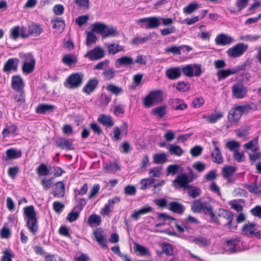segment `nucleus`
<instances>
[{
	"label": "nucleus",
	"instance_id": "1",
	"mask_svg": "<svg viewBox=\"0 0 261 261\" xmlns=\"http://www.w3.org/2000/svg\"><path fill=\"white\" fill-rule=\"evenodd\" d=\"M23 214L27 217L25 220L27 227L33 234H35L38 230L39 226L34 206L33 205L25 206L23 209Z\"/></svg>",
	"mask_w": 261,
	"mask_h": 261
},
{
	"label": "nucleus",
	"instance_id": "2",
	"mask_svg": "<svg viewBox=\"0 0 261 261\" xmlns=\"http://www.w3.org/2000/svg\"><path fill=\"white\" fill-rule=\"evenodd\" d=\"M164 100L163 91L156 90L150 91L143 100L144 107L149 108L153 105L161 103Z\"/></svg>",
	"mask_w": 261,
	"mask_h": 261
},
{
	"label": "nucleus",
	"instance_id": "3",
	"mask_svg": "<svg viewBox=\"0 0 261 261\" xmlns=\"http://www.w3.org/2000/svg\"><path fill=\"white\" fill-rule=\"evenodd\" d=\"M93 31L100 34L102 38L118 35V31L113 26H107L100 22H96L93 24Z\"/></svg>",
	"mask_w": 261,
	"mask_h": 261
},
{
	"label": "nucleus",
	"instance_id": "4",
	"mask_svg": "<svg viewBox=\"0 0 261 261\" xmlns=\"http://www.w3.org/2000/svg\"><path fill=\"white\" fill-rule=\"evenodd\" d=\"M84 74L82 72L71 74L64 83L66 88L74 89L80 87L83 83Z\"/></svg>",
	"mask_w": 261,
	"mask_h": 261
},
{
	"label": "nucleus",
	"instance_id": "5",
	"mask_svg": "<svg viewBox=\"0 0 261 261\" xmlns=\"http://www.w3.org/2000/svg\"><path fill=\"white\" fill-rule=\"evenodd\" d=\"M20 58L23 59V64L22 66V72L25 74L32 73L35 69L36 61L31 53L22 54Z\"/></svg>",
	"mask_w": 261,
	"mask_h": 261
},
{
	"label": "nucleus",
	"instance_id": "6",
	"mask_svg": "<svg viewBox=\"0 0 261 261\" xmlns=\"http://www.w3.org/2000/svg\"><path fill=\"white\" fill-rule=\"evenodd\" d=\"M193 177H190L186 173H182L178 175L173 180V185L174 187H178L186 190L187 188L192 187V185H189V183L192 182Z\"/></svg>",
	"mask_w": 261,
	"mask_h": 261
},
{
	"label": "nucleus",
	"instance_id": "7",
	"mask_svg": "<svg viewBox=\"0 0 261 261\" xmlns=\"http://www.w3.org/2000/svg\"><path fill=\"white\" fill-rule=\"evenodd\" d=\"M138 22L140 23L142 28L152 29L157 28L161 24L159 17L152 16L139 19Z\"/></svg>",
	"mask_w": 261,
	"mask_h": 261
},
{
	"label": "nucleus",
	"instance_id": "8",
	"mask_svg": "<svg viewBox=\"0 0 261 261\" xmlns=\"http://www.w3.org/2000/svg\"><path fill=\"white\" fill-rule=\"evenodd\" d=\"M225 250L229 254L242 251L240 239L231 238L226 241L225 242Z\"/></svg>",
	"mask_w": 261,
	"mask_h": 261
},
{
	"label": "nucleus",
	"instance_id": "9",
	"mask_svg": "<svg viewBox=\"0 0 261 261\" xmlns=\"http://www.w3.org/2000/svg\"><path fill=\"white\" fill-rule=\"evenodd\" d=\"M248 48V45L243 43H239L229 48L226 53L229 57L236 58L243 55Z\"/></svg>",
	"mask_w": 261,
	"mask_h": 261
},
{
	"label": "nucleus",
	"instance_id": "10",
	"mask_svg": "<svg viewBox=\"0 0 261 261\" xmlns=\"http://www.w3.org/2000/svg\"><path fill=\"white\" fill-rule=\"evenodd\" d=\"M217 217L227 220V222L224 224V226H228L230 228L237 227L235 224L233 225L232 223L233 215L231 212L225 209L220 208L217 213Z\"/></svg>",
	"mask_w": 261,
	"mask_h": 261
},
{
	"label": "nucleus",
	"instance_id": "11",
	"mask_svg": "<svg viewBox=\"0 0 261 261\" xmlns=\"http://www.w3.org/2000/svg\"><path fill=\"white\" fill-rule=\"evenodd\" d=\"M27 29L24 26L17 25L11 29L10 37L14 40L19 37L27 38L29 37V35L26 34Z\"/></svg>",
	"mask_w": 261,
	"mask_h": 261
},
{
	"label": "nucleus",
	"instance_id": "12",
	"mask_svg": "<svg viewBox=\"0 0 261 261\" xmlns=\"http://www.w3.org/2000/svg\"><path fill=\"white\" fill-rule=\"evenodd\" d=\"M55 143L56 146L61 149L71 150L74 149L73 145V140L71 139L60 137L56 140Z\"/></svg>",
	"mask_w": 261,
	"mask_h": 261
},
{
	"label": "nucleus",
	"instance_id": "13",
	"mask_svg": "<svg viewBox=\"0 0 261 261\" xmlns=\"http://www.w3.org/2000/svg\"><path fill=\"white\" fill-rule=\"evenodd\" d=\"M255 224L253 223H248L245 224L242 228V232L244 234L248 237H253L254 236L257 239L260 238V231H258L255 232Z\"/></svg>",
	"mask_w": 261,
	"mask_h": 261
},
{
	"label": "nucleus",
	"instance_id": "14",
	"mask_svg": "<svg viewBox=\"0 0 261 261\" xmlns=\"http://www.w3.org/2000/svg\"><path fill=\"white\" fill-rule=\"evenodd\" d=\"M233 96L236 98H243L247 94L246 88L242 83H236L232 87Z\"/></svg>",
	"mask_w": 261,
	"mask_h": 261
},
{
	"label": "nucleus",
	"instance_id": "15",
	"mask_svg": "<svg viewBox=\"0 0 261 261\" xmlns=\"http://www.w3.org/2000/svg\"><path fill=\"white\" fill-rule=\"evenodd\" d=\"M105 53L103 50L99 46H96L93 49L89 50L85 57H88L91 61L97 60L103 58Z\"/></svg>",
	"mask_w": 261,
	"mask_h": 261
},
{
	"label": "nucleus",
	"instance_id": "16",
	"mask_svg": "<svg viewBox=\"0 0 261 261\" xmlns=\"http://www.w3.org/2000/svg\"><path fill=\"white\" fill-rule=\"evenodd\" d=\"M202 212L205 215L210 216L212 221L214 222L222 224L223 222L215 214L213 206L207 202L205 204Z\"/></svg>",
	"mask_w": 261,
	"mask_h": 261
},
{
	"label": "nucleus",
	"instance_id": "17",
	"mask_svg": "<svg viewBox=\"0 0 261 261\" xmlns=\"http://www.w3.org/2000/svg\"><path fill=\"white\" fill-rule=\"evenodd\" d=\"M19 62V61L17 58L9 59L4 64L3 68L4 72H9L12 70L14 72L17 71Z\"/></svg>",
	"mask_w": 261,
	"mask_h": 261
},
{
	"label": "nucleus",
	"instance_id": "18",
	"mask_svg": "<svg viewBox=\"0 0 261 261\" xmlns=\"http://www.w3.org/2000/svg\"><path fill=\"white\" fill-rule=\"evenodd\" d=\"M12 89L17 92H21L24 87V83L22 77L19 75H13L11 80Z\"/></svg>",
	"mask_w": 261,
	"mask_h": 261
},
{
	"label": "nucleus",
	"instance_id": "19",
	"mask_svg": "<svg viewBox=\"0 0 261 261\" xmlns=\"http://www.w3.org/2000/svg\"><path fill=\"white\" fill-rule=\"evenodd\" d=\"M240 69L238 67H234L231 69L219 70L217 73L218 81H220L222 80L225 79L230 75L237 73Z\"/></svg>",
	"mask_w": 261,
	"mask_h": 261
},
{
	"label": "nucleus",
	"instance_id": "20",
	"mask_svg": "<svg viewBox=\"0 0 261 261\" xmlns=\"http://www.w3.org/2000/svg\"><path fill=\"white\" fill-rule=\"evenodd\" d=\"M218 142L215 141H212V144L215 147L214 150L213 151L211 154L212 158L214 159L213 162L218 164H221L223 162L222 155L220 152V149L218 146H217V144Z\"/></svg>",
	"mask_w": 261,
	"mask_h": 261
},
{
	"label": "nucleus",
	"instance_id": "21",
	"mask_svg": "<svg viewBox=\"0 0 261 261\" xmlns=\"http://www.w3.org/2000/svg\"><path fill=\"white\" fill-rule=\"evenodd\" d=\"M233 38L224 34L218 35L215 38V43L219 45H226L231 44Z\"/></svg>",
	"mask_w": 261,
	"mask_h": 261
},
{
	"label": "nucleus",
	"instance_id": "22",
	"mask_svg": "<svg viewBox=\"0 0 261 261\" xmlns=\"http://www.w3.org/2000/svg\"><path fill=\"white\" fill-rule=\"evenodd\" d=\"M98 84V81L96 78L90 79L83 88V91L90 94L93 92Z\"/></svg>",
	"mask_w": 261,
	"mask_h": 261
},
{
	"label": "nucleus",
	"instance_id": "23",
	"mask_svg": "<svg viewBox=\"0 0 261 261\" xmlns=\"http://www.w3.org/2000/svg\"><path fill=\"white\" fill-rule=\"evenodd\" d=\"M166 75L170 80H176L181 75V69L179 67H170L166 70Z\"/></svg>",
	"mask_w": 261,
	"mask_h": 261
},
{
	"label": "nucleus",
	"instance_id": "24",
	"mask_svg": "<svg viewBox=\"0 0 261 261\" xmlns=\"http://www.w3.org/2000/svg\"><path fill=\"white\" fill-rule=\"evenodd\" d=\"M238 107H236L231 109L228 113L227 118L230 122H237L242 116L240 110H238Z\"/></svg>",
	"mask_w": 261,
	"mask_h": 261
},
{
	"label": "nucleus",
	"instance_id": "25",
	"mask_svg": "<svg viewBox=\"0 0 261 261\" xmlns=\"http://www.w3.org/2000/svg\"><path fill=\"white\" fill-rule=\"evenodd\" d=\"M56 107L54 105L47 103H40L36 108V112L39 114H44L47 112L54 111Z\"/></svg>",
	"mask_w": 261,
	"mask_h": 261
},
{
	"label": "nucleus",
	"instance_id": "26",
	"mask_svg": "<svg viewBox=\"0 0 261 261\" xmlns=\"http://www.w3.org/2000/svg\"><path fill=\"white\" fill-rule=\"evenodd\" d=\"M153 208L150 206L143 207L139 210H135L131 214V217L135 220H138L140 215L152 212Z\"/></svg>",
	"mask_w": 261,
	"mask_h": 261
},
{
	"label": "nucleus",
	"instance_id": "27",
	"mask_svg": "<svg viewBox=\"0 0 261 261\" xmlns=\"http://www.w3.org/2000/svg\"><path fill=\"white\" fill-rule=\"evenodd\" d=\"M127 126L128 125L126 122H124L121 126L120 128L118 126H115L113 129V140L117 141L120 139V135L121 132L126 134L127 133Z\"/></svg>",
	"mask_w": 261,
	"mask_h": 261
},
{
	"label": "nucleus",
	"instance_id": "28",
	"mask_svg": "<svg viewBox=\"0 0 261 261\" xmlns=\"http://www.w3.org/2000/svg\"><path fill=\"white\" fill-rule=\"evenodd\" d=\"M6 154V160L7 161L21 157L22 152L20 150H17L16 148H10L7 150Z\"/></svg>",
	"mask_w": 261,
	"mask_h": 261
},
{
	"label": "nucleus",
	"instance_id": "29",
	"mask_svg": "<svg viewBox=\"0 0 261 261\" xmlns=\"http://www.w3.org/2000/svg\"><path fill=\"white\" fill-rule=\"evenodd\" d=\"M55 188L53 192L55 197H62L65 194V186L62 181H58L55 184Z\"/></svg>",
	"mask_w": 261,
	"mask_h": 261
},
{
	"label": "nucleus",
	"instance_id": "30",
	"mask_svg": "<svg viewBox=\"0 0 261 261\" xmlns=\"http://www.w3.org/2000/svg\"><path fill=\"white\" fill-rule=\"evenodd\" d=\"M187 107V105L181 99L175 98L172 100V107L175 110L182 111L186 109Z\"/></svg>",
	"mask_w": 261,
	"mask_h": 261
},
{
	"label": "nucleus",
	"instance_id": "31",
	"mask_svg": "<svg viewBox=\"0 0 261 261\" xmlns=\"http://www.w3.org/2000/svg\"><path fill=\"white\" fill-rule=\"evenodd\" d=\"M51 23L54 29H57L60 32L64 31L65 23V20L62 18L57 17L55 19H52Z\"/></svg>",
	"mask_w": 261,
	"mask_h": 261
},
{
	"label": "nucleus",
	"instance_id": "32",
	"mask_svg": "<svg viewBox=\"0 0 261 261\" xmlns=\"http://www.w3.org/2000/svg\"><path fill=\"white\" fill-rule=\"evenodd\" d=\"M169 210L175 213L182 214L184 212L185 208L182 204L172 201L169 203Z\"/></svg>",
	"mask_w": 261,
	"mask_h": 261
},
{
	"label": "nucleus",
	"instance_id": "33",
	"mask_svg": "<svg viewBox=\"0 0 261 261\" xmlns=\"http://www.w3.org/2000/svg\"><path fill=\"white\" fill-rule=\"evenodd\" d=\"M167 108L166 105H162L152 109L151 113L159 118H163L166 114Z\"/></svg>",
	"mask_w": 261,
	"mask_h": 261
},
{
	"label": "nucleus",
	"instance_id": "34",
	"mask_svg": "<svg viewBox=\"0 0 261 261\" xmlns=\"http://www.w3.org/2000/svg\"><path fill=\"white\" fill-rule=\"evenodd\" d=\"M97 121L101 124L104 125H107L109 127H111L114 124L112 117L110 116H107L104 114L100 115L98 118Z\"/></svg>",
	"mask_w": 261,
	"mask_h": 261
},
{
	"label": "nucleus",
	"instance_id": "35",
	"mask_svg": "<svg viewBox=\"0 0 261 261\" xmlns=\"http://www.w3.org/2000/svg\"><path fill=\"white\" fill-rule=\"evenodd\" d=\"M29 37L32 35L34 37L38 36L43 31L42 29L39 25L33 24L29 26L28 28Z\"/></svg>",
	"mask_w": 261,
	"mask_h": 261
},
{
	"label": "nucleus",
	"instance_id": "36",
	"mask_svg": "<svg viewBox=\"0 0 261 261\" xmlns=\"http://www.w3.org/2000/svg\"><path fill=\"white\" fill-rule=\"evenodd\" d=\"M116 64H118L119 66H128L130 65L134 64V61L132 57L128 56H122L117 59Z\"/></svg>",
	"mask_w": 261,
	"mask_h": 261
},
{
	"label": "nucleus",
	"instance_id": "37",
	"mask_svg": "<svg viewBox=\"0 0 261 261\" xmlns=\"http://www.w3.org/2000/svg\"><path fill=\"white\" fill-rule=\"evenodd\" d=\"M184 171V168L180 165L178 164L170 165L167 168V172L168 174H172L173 175Z\"/></svg>",
	"mask_w": 261,
	"mask_h": 261
},
{
	"label": "nucleus",
	"instance_id": "38",
	"mask_svg": "<svg viewBox=\"0 0 261 261\" xmlns=\"http://www.w3.org/2000/svg\"><path fill=\"white\" fill-rule=\"evenodd\" d=\"M191 242L203 247H206L208 245V241L207 238L201 236L197 237H192Z\"/></svg>",
	"mask_w": 261,
	"mask_h": 261
},
{
	"label": "nucleus",
	"instance_id": "39",
	"mask_svg": "<svg viewBox=\"0 0 261 261\" xmlns=\"http://www.w3.org/2000/svg\"><path fill=\"white\" fill-rule=\"evenodd\" d=\"M238 107V109L240 110L242 115H243V114H248L250 111L257 110L256 106L253 103L239 106Z\"/></svg>",
	"mask_w": 261,
	"mask_h": 261
},
{
	"label": "nucleus",
	"instance_id": "40",
	"mask_svg": "<svg viewBox=\"0 0 261 261\" xmlns=\"http://www.w3.org/2000/svg\"><path fill=\"white\" fill-rule=\"evenodd\" d=\"M169 152L171 155H175L177 156H180L183 153V151L181 148L177 145L174 144H169L168 148Z\"/></svg>",
	"mask_w": 261,
	"mask_h": 261
},
{
	"label": "nucleus",
	"instance_id": "41",
	"mask_svg": "<svg viewBox=\"0 0 261 261\" xmlns=\"http://www.w3.org/2000/svg\"><path fill=\"white\" fill-rule=\"evenodd\" d=\"M36 171L39 176H47L50 174V169L44 163L40 164Z\"/></svg>",
	"mask_w": 261,
	"mask_h": 261
},
{
	"label": "nucleus",
	"instance_id": "42",
	"mask_svg": "<svg viewBox=\"0 0 261 261\" xmlns=\"http://www.w3.org/2000/svg\"><path fill=\"white\" fill-rule=\"evenodd\" d=\"M155 181L156 180L152 177L142 179L140 181V184L142 185L140 189L144 190L150 187H153Z\"/></svg>",
	"mask_w": 261,
	"mask_h": 261
},
{
	"label": "nucleus",
	"instance_id": "43",
	"mask_svg": "<svg viewBox=\"0 0 261 261\" xmlns=\"http://www.w3.org/2000/svg\"><path fill=\"white\" fill-rule=\"evenodd\" d=\"M205 204V202H202L200 199L195 200L191 205V209L194 213L202 212Z\"/></svg>",
	"mask_w": 261,
	"mask_h": 261
},
{
	"label": "nucleus",
	"instance_id": "44",
	"mask_svg": "<svg viewBox=\"0 0 261 261\" xmlns=\"http://www.w3.org/2000/svg\"><path fill=\"white\" fill-rule=\"evenodd\" d=\"M186 190L188 195L193 198L199 196L201 193V189L196 186H192V187L187 188Z\"/></svg>",
	"mask_w": 261,
	"mask_h": 261
},
{
	"label": "nucleus",
	"instance_id": "45",
	"mask_svg": "<svg viewBox=\"0 0 261 261\" xmlns=\"http://www.w3.org/2000/svg\"><path fill=\"white\" fill-rule=\"evenodd\" d=\"M199 8V4L197 3H191L185 7L183 12L186 15L191 14Z\"/></svg>",
	"mask_w": 261,
	"mask_h": 261
},
{
	"label": "nucleus",
	"instance_id": "46",
	"mask_svg": "<svg viewBox=\"0 0 261 261\" xmlns=\"http://www.w3.org/2000/svg\"><path fill=\"white\" fill-rule=\"evenodd\" d=\"M167 161V155L164 152L155 154L153 156V162L156 164H163Z\"/></svg>",
	"mask_w": 261,
	"mask_h": 261
},
{
	"label": "nucleus",
	"instance_id": "47",
	"mask_svg": "<svg viewBox=\"0 0 261 261\" xmlns=\"http://www.w3.org/2000/svg\"><path fill=\"white\" fill-rule=\"evenodd\" d=\"M162 250L161 254L163 253H165L167 255L172 256L173 255V246L168 243H164L162 246Z\"/></svg>",
	"mask_w": 261,
	"mask_h": 261
},
{
	"label": "nucleus",
	"instance_id": "48",
	"mask_svg": "<svg viewBox=\"0 0 261 261\" xmlns=\"http://www.w3.org/2000/svg\"><path fill=\"white\" fill-rule=\"evenodd\" d=\"M244 187L252 193L257 195H261V190L256 182L251 185L246 184Z\"/></svg>",
	"mask_w": 261,
	"mask_h": 261
},
{
	"label": "nucleus",
	"instance_id": "49",
	"mask_svg": "<svg viewBox=\"0 0 261 261\" xmlns=\"http://www.w3.org/2000/svg\"><path fill=\"white\" fill-rule=\"evenodd\" d=\"M101 222V217L96 214L91 215L88 219V223L90 225H99Z\"/></svg>",
	"mask_w": 261,
	"mask_h": 261
},
{
	"label": "nucleus",
	"instance_id": "50",
	"mask_svg": "<svg viewBox=\"0 0 261 261\" xmlns=\"http://www.w3.org/2000/svg\"><path fill=\"white\" fill-rule=\"evenodd\" d=\"M236 167L231 166H227L222 169L223 176L225 178H228L236 171Z\"/></svg>",
	"mask_w": 261,
	"mask_h": 261
},
{
	"label": "nucleus",
	"instance_id": "51",
	"mask_svg": "<svg viewBox=\"0 0 261 261\" xmlns=\"http://www.w3.org/2000/svg\"><path fill=\"white\" fill-rule=\"evenodd\" d=\"M80 212L77 210H74V208H73L68 214L66 219L70 222L75 221L79 217Z\"/></svg>",
	"mask_w": 261,
	"mask_h": 261
},
{
	"label": "nucleus",
	"instance_id": "52",
	"mask_svg": "<svg viewBox=\"0 0 261 261\" xmlns=\"http://www.w3.org/2000/svg\"><path fill=\"white\" fill-rule=\"evenodd\" d=\"M108 48L109 54L113 55L124 50V47L118 44L115 45L114 43L108 45Z\"/></svg>",
	"mask_w": 261,
	"mask_h": 261
},
{
	"label": "nucleus",
	"instance_id": "53",
	"mask_svg": "<svg viewBox=\"0 0 261 261\" xmlns=\"http://www.w3.org/2000/svg\"><path fill=\"white\" fill-rule=\"evenodd\" d=\"M62 62L68 66L76 63L77 59L76 58L72 57L70 55H65L62 58Z\"/></svg>",
	"mask_w": 261,
	"mask_h": 261
},
{
	"label": "nucleus",
	"instance_id": "54",
	"mask_svg": "<svg viewBox=\"0 0 261 261\" xmlns=\"http://www.w3.org/2000/svg\"><path fill=\"white\" fill-rule=\"evenodd\" d=\"M135 251L140 253L141 255H145L149 253L147 248L137 243H135Z\"/></svg>",
	"mask_w": 261,
	"mask_h": 261
},
{
	"label": "nucleus",
	"instance_id": "55",
	"mask_svg": "<svg viewBox=\"0 0 261 261\" xmlns=\"http://www.w3.org/2000/svg\"><path fill=\"white\" fill-rule=\"evenodd\" d=\"M107 89L115 95H118L123 92V90L121 88L117 87L114 84H109L107 86Z\"/></svg>",
	"mask_w": 261,
	"mask_h": 261
},
{
	"label": "nucleus",
	"instance_id": "56",
	"mask_svg": "<svg viewBox=\"0 0 261 261\" xmlns=\"http://www.w3.org/2000/svg\"><path fill=\"white\" fill-rule=\"evenodd\" d=\"M97 40L96 35L92 32L87 33L86 37V45L90 46L92 43H95Z\"/></svg>",
	"mask_w": 261,
	"mask_h": 261
},
{
	"label": "nucleus",
	"instance_id": "57",
	"mask_svg": "<svg viewBox=\"0 0 261 261\" xmlns=\"http://www.w3.org/2000/svg\"><path fill=\"white\" fill-rule=\"evenodd\" d=\"M223 116V113L219 112L215 114H212L207 118V121L210 123H216L219 119Z\"/></svg>",
	"mask_w": 261,
	"mask_h": 261
},
{
	"label": "nucleus",
	"instance_id": "58",
	"mask_svg": "<svg viewBox=\"0 0 261 261\" xmlns=\"http://www.w3.org/2000/svg\"><path fill=\"white\" fill-rule=\"evenodd\" d=\"M105 169L109 172H113L120 170V168L118 163L114 162H110L109 164H107L105 167Z\"/></svg>",
	"mask_w": 261,
	"mask_h": 261
},
{
	"label": "nucleus",
	"instance_id": "59",
	"mask_svg": "<svg viewBox=\"0 0 261 261\" xmlns=\"http://www.w3.org/2000/svg\"><path fill=\"white\" fill-rule=\"evenodd\" d=\"M180 46H177L176 45H172L169 47L165 49V52L167 53H172L173 54L180 55Z\"/></svg>",
	"mask_w": 261,
	"mask_h": 261
},
{
	"label": "nucleus",
	"instance_id": "60",
	"mask_svg": "<svg viewBox=\"0 0 261 261\" xmlns=\"http://www.w3.org/2000/svg\"><path fill=\"white\" fill-rule=\"evenodd\" d=\"M182 70L185 75L188 77L194 76V70L192 65H187L182 68Z\"/></svg>",
	"mask_w": 261,
	"mask_h": 261
},
{
	"label": "nucleus",
	"instance_id": "61",
	"mask_svg": "<svg viewBox=\"0 0 261 261\" xmlns=\"http://www.w3.org/2000/svg\"><path fill=\"white\" fill-rule=\"evenodd\" d=\"M4 256L2 257V261H12V258L14 256L13 253L9 249H6L3 251Z\"/></svg>",
	"mask_w": 261,
	"mask_h": 261
},
{
	"label": "nucleus",
	"instance_id": "62",
	"mask_svg": "<svg viewBox=\"0 0 261 261\" xmlns=\"http://www.w3.org/2000/svg\"><path fill=\"white\" fill-rule=\"evenodd\" d=\"M74 2L80 8L86 9L89 8V0H74Z\"/></svg>",
	"mask_w": 261,
	"mask_h": 261
},
{
	"label": "nucleus",
	"instance_id": "63",
	"mask_svg": "<svg viewBox=\"0 0 261 261\" xmlns=\"http://www.w3.org/2000/svg\"><path fill=\"white\" fill-rule=\"evenodd\" d=\"M115 72L116 71L114 68H110L105 70V71L103 72V75L106 80H110L114 77L115 75Z\"/></svg>",
	"mask_w": 261,
	"mask_h": 261
},
{
	"label": "nucleus",
	"instance_id": "64",
	"mask_svg": "<svg viewBox=\"0 0 261 261\" xmlns=\"http://www.w3.org/2000/svg\"><path fill=\"white\" fill-rule=\"evenodd\" d=\"M240 143L236 141H230L226 143V147L233 152L240 147Z\"/></svg>",
	"mask_w": 261,
	"mask_h": 261
}]
</instances>
